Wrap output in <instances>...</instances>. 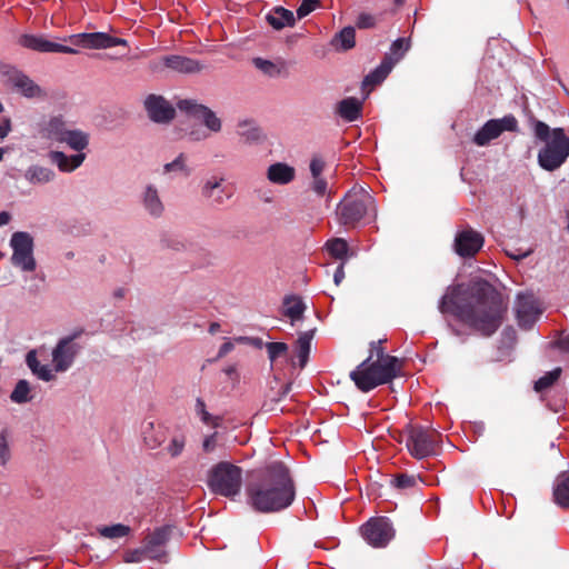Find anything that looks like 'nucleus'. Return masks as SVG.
Wrapping results in <instances>:
<instances>
[{"mask_svg":"<svg viewBox=\"0 0 569 569\" xmlns=\"http://www.w3.org/2000/svg\"><path fill=\"white\" fill-rule=\"evenodd\" d=\"M376 22L377 20L375 16L362 12L358 16L356 24L359 29H370L376 26Z\"/></svg>","mask_w":569,"mask_h":569,"instance_id":"nucleus-53","label":"nucleus"},{"mask_svg":"<svg viewBox=\"0 0 569 569\" xmlns=\"http://www.w3.org/2000/svg\"><path fill=\"white\" fill-rule=\"evenodd\" d=\"M373 198L362 188H353L338 203L336 214L340 224L355 228L373 209Z\"/></svg>","mask_w":569,"mask_h":569,"instance_id":"nucleus-5","label":"nucleus"},{"mask_svg":"<svg viewBox=\"0 0 569 569\" xmlns=\"http://www.w3.org/2000/svg\"><path fill=\"white\" fill-rule=\"evenodd\" d=\"M561 371V368L558 367L547 372L535 382V390L537 392H542L549 389L560 378Z\"/></svg>","mask_w":569,"mask_h":569,"instance_id":"nucleus-40","label":"nucleus"},{"mask_svg":"<svg viewBox=\"0 0 569 569\" xmlns=\"http://www.w3.org/2000/svg\"><path fill=\"white\" fill-rule=\"evenodd\" d=\"M518 130V120L515 116L508 114L500 119H491L487 121L475 134L473 142L483 147L492 140L500 137L505 131L516 132Z\"/></svg>","mask_w":569,"mask_h":569,"instance_id":"nucleus-12","label":"nucleus"},{"mask_svg":"<svg viewBox=\"0 0 569 569\" xmlns=\"http://www.w3.org/2000/svg\"><path fill=\"white\" fill-rule=\"evenodd\" d=\"M196 411L200 416L201 420L209 425L211 423L212 417L211 415L206 410V403L202 399L198 398L196 401Z\"/></svg>","mask_w":569,"mask_h":569,"instance_id":"nucleus-55","label":"nucleus"},{"mask_svg":"<svg viewBox=\"0 0 569 569\" xmlns=\"http://www.w3.org/2000/svg\"><path fill=\"white\" fill-rule=\"evenodd\" d=\"M401 370V362L397 357H386L380 361H372V356L363 360L350 372V379L362 392H369L380 385L393 380Z\"/></svg>","mask_w":569,"mask_h":569,"instance_id":"nucleus-4","label":"nucleus"},{"mask_svg":"<svg viewBox=\"0 0 569 569\" xmlns=\"http://www.w3.org/2000/svg\"><path fill=\"white\" fill-rule=\"evenodd\" d=\"M517 319L523 329H530L541 315L537 300L530 295H519L517 299Z\"/></svg>","mask_w":569,"mask_h":569,"instance_id":"nucleus-18","label":"nucleus"},{"mask_svg":"<svg viewBox=\"0 0 569 569\" xmlns=\"http://www.w3.org/2000/svg\"><path fill=\"white\" fill-rule=\"evenodd\" d=\"M312 338H313V331H305L297 339L296 353H297V358L299 360L300 368H305V366L308 362Z\"/></svg>","mask_w":569,"mask_h":569,"instance_id":"nucleus-36","label":"nucleus"},{"mask_svg":"<svg viewBox=\"0 0 569 569\" xmlns=\"http://www.w3.org/2000/svg\"><path fill=\"white\" fill-rule=\"evenodd\" d=\"M266 20L276 30H281L286 27H293L296 17L292 11L283 7L273 8L267 16Z\"/></svg>","mask_w":569,"mask_h":569,"instance_id":"nucleus-29","label":"nucleus"},{"mask_svg":"<svg viewBox=\"0 0 569 569\" xmlns=\"http://www.w3.org/2000/svg\"><path fill=\"white\" fill-rule=\"evenodd\" d=\"M141 203L148 214L160 218L164 212V204L154 184H147L141 192Z\"/></svg>","mask_w":569,"mask_h":569,"instance_id":"nucleus-21","label":"nucleus"},{"mask_svg":"<svg viewBox=\"0 0 569 569\" xmlns=\"http://www.w3.org/2000/svg\"><path fill=\"white\" fill-rule=\"evenodd\" d=\"M236 132L238 137L247 144H254L262 140L263 134L256 121L242 119L237 122Z\"/></svg>","mask_w":569,"mask_h":569,"instance_id":"nucleus-26","label":"nucleus"},{"mask_svg":"<svg viewBox=\"0 0 569 569\" xmlns=\"http://www.w3.org/2000/svg\"><path fill=\"white\" fill-rule=\"evenodd\" d=\"M246 493L248 505L256 511L278 512L292 505L296 486L289 468L272 461L251 475Z\"/></svg>","mask_w":569,"mask_h":569,"instance_id":"nucleus-2","label":"nucleus"},{"mask_svg":"<svg viewBox=\"0 0 569 569\" xmlns=\"http://www.w3.org/2000/svg\"><path fill=\"white\" fill-rule=\"evenodd\" d=\"M201 196L210 206L219 208L232 197V191L224 184L223 177L210 176L202 181Z\"/></svg>","mask_w":569,"mask_h":569,"instance_id":"nucleus-15","label":"nucleus"},{"mask_svg":"<svg viewBox=\"0 0 569 569\" xmlns=\"http://www.w3.org/2000/svg\"><path fill=\"white\" fill-rule=\"evenodd\" d=\"M10 247L12 249L11 263L23 272H32L37 268L33 256V238L26 231H17L11 236Z\"/></svg>","mask_w":569,"mask_h":569,"instance_id":"nucleus-8","label":"nucleus"},{"mask_svg":"<svg viewBox=\"0 0 569 569\" xmlns=\"http://www.w3.org/2000/svg\"><path fill=\"white\" fill-rule=\"evenodd\" d=\"M326 169V161L322 157L315 154L312 156L310 163H309V170L311 178H318L322 177V173Z\"/></svg>","mask_w":569,"mask_h":569,"instance_id":"nucleus-49","label":"nucleus"},{"mask_svg":"<svg viewBox=\"0 0 569 569\" xmlns=\"http://www.w3.org/2000/svg\"><path fill=\"white\" fill-rule=\"evenodd\" d=\"M23 177L32 186H43L56 179V172L49 167L31 164L26 169Z\"/></svg>","mask_w":569,"mask_h":569,"instance_id":"nucleus-28","label":"nucleus"},{"mask_svg":"<svg viewBox=\"0 0 569 569\" xmlns=\"http://www.w3.org/2000/svg\"><path fill=\"white\" fill-rule=\"evenodd\" d=\"M305 309L306 306L299 297L290 296L283 300V315L290 318L291 322L301 319Z\"/></svg>","mask_w":569,"mask_h":569,"instance_id":"nucleus-37","label":"nucleus"},{"mask_svg":"<svg viewBox=\"0 0 569 569\" xmlns=\"http://www.w3.org/2000/svg\"><path fill=\"white\" fill-rule=\"evenodd\" d=\"M396 63L397 59H393L392 56H385L380 64L366 76L362 82L363 87L373 88L380 84L391 72Z\"/></svg>","mask_w":569,"mask_h":569,"instance_id":"nucleus-27","label":"nucleus"},{"mask_svg":"<svg viewBox=\"0 0 569 569\" xmlns=\"http://www.w3.org/2000/svg\"><path fill=\"white\" fill-rule=\"evenodd\" d=\"M440 435L421 426H408L406 446L412 457L423 459L438 451Z\"/></svg>","mask_w":569,"mask_h":569,"instance_id":"nucleus-7","label":"nucleus"},{"mask_svg":"<svg viewBox=\"0 0 569 569\" xmlns=\"http://www.w3.org/2000/svg\"><path fill=\"white\" fill-rule=\"evenodd\" d=\"M236 340L240 343H247L258 349H261L263 347L266 348V343L262 341L261 338L258 337H239Z\"/></svg>","mask_w":569,"mask_h":569,"instance_id":"nucleus-57","label":"nucleus"},{"mask_svg":"<svg viewBox=\"0 0 569 569\" xmlns=\"http://www.w3.org/2000/svg\"><path fill=\"white\" fill-rule=\"evenodd\" d=\"M98 533L107 539H118L126 537L130 533L131 529L129 526L122 523H116L112 526H101L97 528Z\"/></svg>","mask_w":569,"mask_h":569,"instance_id":"nucleus-38","label":"nucleus"},{"mask_svg":"<svg viewBox=\"0 0 569 569\" xmlns=\"http://www.w3.org/2000/svg\"><path fill=\"white\" fill-rule=\"evenodd\" d=\"M410 49V39L409 38H398L390 46V52L386 56H392L393 59H397L399 62L406 52Z\"/></svg>","mask_w":569,"mask_h":569,"instance_id":"nucleus-43","label":"nucleus"},{"mask_svg":"<svg viewBox=\"0 0 569 569\" xmlns=\"http://www.w3.org/2000/svg\"><path fill=\"white\" fill-rule=\"evenodd\" d=\"M164 68L179 73L192 74L200 72L203 66L198 60L180 54L164 56L149 63V69L153 72H160Z\"/></svg>","mask_w":569,"mask_h":569,"instance_id":"nucleus-14","label":"nucleus"},{"mask_svg":"<svg viewBox=\"0 0 569 569\" xmlns=\"http://www.w3.org/2000/svg\"><path fill=\"white\" fill-rule=\"evenodd\" d=\"M170 533L171 529L169 527H161L144 538L142 545L147 551L148 559L167 562L168 555L164 548L170 539Z\"/></svg>","mask_w":569,"mask_h":569,"instance_id":"nucleus-17","label":"nucleus"},{"mask_svg":"<svg viewBox=\"0 0 569 569\" xmlns=\"http://www.w3.org/2000/svg\"><path fill=\"white\" fill-rule=\"evenodd\" d=\"M296 178V169L286 162H276L268 167L267 179L279 186H286Z\"/></svg>","mask_w":569,"mask_h":569,"instance_id":"nucleus-24","label":"nucleus"},{"mask_svg":"<svg viewBox=\"0 0 569 569\" xmlns=\"http://www.w3.org/2000/svg\"><path fill=\"white\" fill-rule=\"evenodd\" d=\"M529 123L536 139L543 142V147L538 151V164L546 171L559 169L569 158V137L565 129H551L536 118H531Z\"/></svg>","mask_w":569,"mask_h":569,"instance_id":"nucleus-3","label":"nucleus"},{"mask_svg":"<svg viewBox=\"0 0 569 569\" xmlns=\"http://www.w3.org/2000/svg\"><path fill=\"white\" fill-rule=\"evenodd\" d=\"M331 46L338 51H347L356 46V30L352 27H345L331 40Z\"/></svg>","mask_w":569,"mask_h":569,"instance_id":"nucleus-34","label":"nucleus"},{"mask_svg":"<svg viewBox=\"0 0 569 569\" xmlns=\"http://www.w3.org/2000/svg\"><path fill=\"white\" fill-rule=\"evenodd\" d=\"M82 333L81 330L76 331L67 337L61 338L52 350V363L54 371L64 372L74 362L76 357L81 350V346L76 339Z\"/></svg>","mask_w":569,"mask_h":569,"instance_id":"nucleus-9","label":"nucleus"},{"mask_svg":"<svg viewBox=\"0 0 569 569\" xmlns=\"http://www.w3.org/2000/svg\"><path fill=\"white\" fill-rule=\"evenodd\" d=\"M337 113L346 121L352 122L361 116V102L356 98H346L337 104Z\"/></svg>","mask_w":569,"mask_h":569,"instance_id":"nucleus-32","label":"nucleus"},{"mask_svg":"<svg viewBox=\"0 0 569 569\" xmlns=\"http://www.w3.org/2000/svg\"><path fill=\"white\" fill-rule=\"evenodd\" d=\"M345 278L343 263H340L335 271L333 281L336 286H339Z\"/></svg>","mask_w":569,"mask_h":569,"instance_id":"nucleus-62","label":"nucleus"},{"mask_svg":"<svg viewBox=\"0 0 569 569\" xmlns=\"http://www.w3.org/2000/svg\"><path fill=\"white\" fill-rule=\"evenodd\" d=\"M69 41L77 47L87 49L109 48V34L106 32L78 33L69 37Z\"/></svg>","mask_w":569,"mask_h":569,"instance_id":"nucleus-22","label":"nucleus"},{"mask_svg":"<svg viewBox=\"0 0 569 569\" xmlns=\"http://www.w3.org/2000/svg\"><path fill=\"white\" fill-rule=\"evenodd\" d=\"M30 386L27 380H19L11 392L10 399L16 403H24L30 400Z\"/></svg>","mask_w":569,"mask_h":569,"instance_id":"nucleus-41","label":"nucleus"},{"mask_svg":"<svg viewBox=\"0 0 569 569\" xmlns=\"http://www.w3.org/2000/svg\"><path fill=\"white\" fill-rule=\"evenodd\" d=\"M190 139L193 140V141H200V140H203L206 139L208 136L201 131V130H192L190 133Z\"/></svg>","mask_w":569,"mask_h":569,"instance_id":"nucleus-64","label":"nucleus"},{"mask_svg":"<svg viewBox=\"0 0 569 569\" xmlns=\"http://www.w3.org/2000/svg\"><path fill=\"white\" fill-rule=\"evenodd\" d=\"M109 48L117 47V46H128V41L122 38L112 37L109 34Z\"/></svg>","mask_w":569,"mask_h":569,"instance_id":"nucleus-63","label":"nucleus"},{"mask_svg":"<svg viewBox=\"0 0 569 569\" xmlns=\"http://www.w3.org/2000/svg\"><path fill=\"white\" fill-rule=\"evenodd\" d=\"M164 173H176L181 176H189L191 170L187 164V156L180 153L173 161L168 162L163 166Z\"/></svg>","mask_w":569,"mask_h":569,"instance_id":"nucleus-39","label":"nucleus"},{"mask_svg":"<svg viewBox=\"0 0 569 569\" xmlns=\"http://www.w3.org/2000/svg\"><path fill=\"white\" fill-rule=\"evenodd\" d=\"M0 73L8 84L28 99L44 98L46 92L31 78L10 64H0Z\"/></svg>","mask_w":569,"mask_h":569,"instance_id":"nucleus-11","label":"nucleus"},{"mask_svg":"<svg viewBox=\"0 0 569 569\" xmlns=\"http://www.w3.org/2000/svg\"><path fill=\"white\" fill-rule=\"evenodd\" d=\"M553 498L558 506L569 508V471H563L556 478Z\"/></svg>","mask_w":569,"mask_h":569,"instance_id":"nucleus-31","label":"nucleus"},{"mask_svg":"<svg viewBox=\"0 0 569 569\" xmlns=\"http://www.w3.org/2000/svg\"><path fill=\"white\" fill-rule=\"evenodd\" d=\"M26 362L33 375L43 381H51L54 379L53 369L49 365H42L34 350L27 353Z\"/></svg>","mask_w":569,"mask_h":569,"instance_id":"nucleus-33","label":"nucleus"},{"mask_svg":"<svg viewBox=\"0 0 569 569\" xmlns=\"http://www.w3.org/2000/svg\"><path fill=\"white\" fill-rule=\"evenodd\" d=\"M556 346L565 351V352H569V333L559 338L557 341H556Z\"/></svg>","mask_w":569,"mask_h":569,"instance_id":"nucleus-61","label":"nucleus"},{"mask_svg":"<svg viewBox=\"0 0 569 569\" xmlns=\"http://www.w3.org/2000/svg\"><path fill=\"white\" fill-rule=\"evenodd\" d=\"M266 349L271 363L276 362L279 358L287 357L289 350L288 345L284 342H267Z\"/></svg>","mask_w":569,"mask_h":569,"instance_id":"nucleus-44","label":"nucleus"},{"mask_svg":"<svg viewBox=\"0 0 569 569\" xmlns=\"http://www.w3.org/2000/svg\"><path fill=\"white\" fill-rule=\"evenodd\" d=\"M184 446H186L184 436H181V435L174 436L167 447V452L170 455V457L177 458L182 453Z\"/></svg>","mask_w":569,"mask_h":569,"instance_id":"nucleus-47","label":"nucleus"},{"mask_svg":"<svg viewBox=\"0 0 569 569\" xmlns=\"http://www.w3.org/2000/svg\"><path fill=\"white\" fill-rule=\"evenodd\" d=\"M326 247L328 252L337 259H343L348 251V243L345 239L341 238L329 240L326 243Z\"/></svg>","mask_w":569,"mask_h":569,"instance_id":"nucleus-42","label":"nucleus"},{"mask_svg":"<svg viewBox=\"0 0 569 569\" xmlns=\"http://www.w3.org/2000/svg\"><path fill=\"white\" fill-rule=\"evenodd\" d=\"M483 242L485 239L480 232L470 227H467L463 230L457 232L453 248L458 256L462 258H471L480 251Z\"/></svg>","mask_w":569,"mask_h":569,"instance_id":"nucleus-16","label":"nucleus"},{"mask_svg":"<svg viewBox=\"0 0 569 569\" xmlns=\"http://www.w3.org/2000/svg\"><path fill=\"white\" fill-rule=\"evenodd\" d=\"M68 126L62 117H51L41 124L40 134L50 141L62 143V139L68 131Z\"/></svg>","mask_w":569,"mask_h":569,"instance_id":"nucleus-23","label":"nucleus"},{"mask_svg":"<svg viewBox=\"0 0 569 569\" xmlns=\"http://www.w3.org/2000/svg\"><path fill=\"white\" fill-rule=\"evenodd\" d=\"M393 483L399 489H408L416 486L417 479L415 476L402 473L395 478Z\"/></svg>","mask_w":569,"mask_h":569,"instance_id":"nucleus-52","label":"nucleus"},{"mask_svg":"<svg viewBox=\"0 0 569 569\" xmlns=\"http://www.w3.org/2000/svg\"><path fill=\"white\" fill-rule=\"evenodd\" d=\"M11 459L9 445V431L7 429L0 432V466H6Z\"/></svg>","mask_w":569,"mask_h":569,"instance_id":"nucleus-45","label":"nucleus"},{"mask_svg":"<svg viewBox=\"0 0 569 569\" xmlns=\"http://www.w3.org/2000/svg\"><path fill=\"white\" fill-rule=\"evenodd\" d=\"M180 111L187 116L200 120L211 132L218 133L222 129V121L209 107L199 103L193 99H182L177 102Z\"/></svg>","mask_w":569,"mask_h":569,"instance_id":"nucleus-13","label":"nucleus"},{"mask_svg":"<svg viewBox=\"0 0 569 569\" xmlns=\"http://www.w3.org/2000/svg\"><path fill=\"white\" fill-rule=\"evenodd\" d=\"M11 130V122L8 118L0 119V138H6Z\"/></svg>","mask_w":569,"mask_h":569,"instance_id":"nucleus-59","label":"nucleus"},{"mask_svg":"<svg viewBox=\"0 0 569 569\" xmlns=\"http://www.w3.org/2000/svg\"><path fill=\"white\" fill-rule=\"evenodd\" d=\"M144 108L153 122L166 123L173 119L176 110L163 97L150 94L144 100Z\"/></svg>","mask_w":569,"mask_h":569,"instance_id":"nucleus-19","label":"nucleus"},{"mask_svg":"<svg viewBox=\"0 0 569 569\" xmlns=\"http://www.w3.org/2000/svg\"><path fill=\"white\" fill-rule=\"evenodd\" d=\"M233 347L234 346L231 341H226L224 343H222L218 351V358L227 356L229 352L233 350Z\"/></svg>","mask_w":569,"mask_h":569,"instance_id":"nucleus-60","label":"nucleus"},{"mask_svg":"<svg viewBox=\"0 0 569 569\" xmlns=\"http://www.w3.org/2000/svg\"><path fill=\"white\" fill-rule=\"evenodd\" d=\"M242 486V470L236 465L221 461L208 473V487L216 493L227 498L239 495Z\"/></svg>","mask_w":569,"mask_h":569,"instance_id":"nucleus-6","label":"nucleus"},{"mask_svg":"<svg viewBox=\"0 0 569 569\" xmlns=\"http://www.w3.org/2000/svg\"><path fill=\"white\" fill-rule=\"evenodd\" d=\"M320 7V0H303L297 9V18L303 19Z\"/></svg>","mask_w":569,"mask_h":569,"instance_id":"nucleus-50","label":"nucleus"},{"mask_svg":"<svg viewBox=\"0 0 569 569\" xmlns=\"http://www.w3.org/2000/svg\"><path fill=\"white\" fill-rule=\"evenodd\" d=\"M62 143H66L70 149L78 153H83L82 150H84L89 144V136L81 130L68 129L62 139Z\"/></svg>","mask_w":569,"mask_h":569,"instance_id":"nucleus-35","label":"nucleus"},{"mask_svg":"<svg viewBox=\"0 0 569 569\" xmlns=\"http://www.w3.org/2000/svg\"><path fill=\"white\" fill-rule=\"evenodd\" d=\"M253 64L257 69L269 77H276L280 73V69L272 61L262 58H256L253 59Z\"/></svg>","mask_w":569,"mask_h":569,"instance_id":"nucleus-46","label":"nucleus"},{"mask_svg":"<svg viewBox=\"0 0 569 569\" xmlns=\"http://www.w3.org/2000/svg\"><path fill=\"white\" fill-rule=\"evenodd\" d=\"M143 440L148 448L157 449L159 448L167 439L166 429L161 425H154L153 422H148L142 430Z\"/></svg>","mask_w":569,"mask_h":569,"instance_id":"nucleus-30","label":"nucleus"},{"mask_svg":"<svg viewBox=\"0 0 569 569\" xmlns=\"http://www.w3.org/2000/svg\"><path fill=\"white\" fill-rule=\"evenodd\" d=\"M216 446H217V439H216V433H213V435H210L204 438L203 443H202V449L206 452H212L216 449Z\"/></svg>","mask_w":569,"mask_h":569,"instance_id":"nucleus-58","label":"nucleus"},{"mask_svg":"<svg viewBox=\"0 0 569 569\" xmlns=\"http://www.w3.org/2000/svg\"><path fill=\"white\" fill-rule=\"evenodd\" d=\"M144 559H148V557L143 545L140 548L130 549L123 553V561L127 563L141 562Z\"/></svg>","mask_w":569,"mask_h":569,"instance_id":"nucleus-48","label":"nucleus"},{"mask_svg":"<svg viewBox=\"0 0 569 569\" xmlns=\"http://www.w3.org/2000/svg\"><path fill=\"white\" fill-rule=\"evenodd\" d=\"M532 252H533L532 248H529V249H526V250H522L520 248H509V249H506L507 256L510 257L513 260H517V261L522 260V259L529 257Z\"/></svg>","mask_w":569,"mask_h":569,"instance_id":"nucleus-54","label":"nucleus"},{"mask_svg":"<svg viewBox=\"0 0 569 569\" xmlns=\"http://www.w3.org/2000/svg\"><path fill=\"white\" fill-rule=\"evenodd\" d=\"M361 535L370 546L382 548L393 539L395 529L387 517H377L361 527Z\"/></svg>","mask_w":569,"mask_h":569,"instance_id":"nucleus-10","label":"nucleus"},{"mask_svg":"<svg viewBox=\"0 0 569 569\" xmlns=\"http://www.w3.org/2000/svg\"><path fill=\"white\" fill-rule=\"evenodd\" d=\"M49 158L54 163L58 169L62 172H72L78 169L84 161V153H76L72 156H67L62 151H51L49 153Z\"/></svg>","mask_w":569,"mask_h":569,"instance_id":"nucleus-25","label":"nucleus"},{"mask_svg":"<svg viewBox=\"0 0 569 569\" xmlns=\"http://www.w3.org/2000/svg\"><path fill=\"white\" fill-rule=\"evenodd\" d=\"M19 43L28 49L39 52H61V53H77V50L46 39L42 36L23 34Z\"/></svg>","mask_w":569,"mask_h":569,"instance_id":"nucleus-20","label":"nucleus"},{"mask_svg":"<svg viewBox=\"0 0 569 569\" xmlns=\"http://www.w3.org/2000/svg\"><path fill=\"white\" fill-rule=\"evenodd\" d=\"M507 306L501 296L487 281H472L468 286L449 287L439 302L442 315L450 313L469 328L489 337L502 323Z\"/></svg>","mask_w":569,"mask_h":569,"instance_id":"nucleus-1","label":"nucleus"},{"mask_svg":"<svg viewBox=\"0 0 569 569\" xmlns=\"http://www.w3.org/2000/svg\"><path fill=\"white\" fill-rule=\"evenodd\" d=\"M311 191H313L318 197L322 198L327 193L328 182L323 177L311 178V182L309 184Z\"/></svg>","mask_w":569,"mask_h":569,"instance_id":"nucleus-51","label":"nucleus"},{"mask_svg":"<svg viewBox=\"0 0 569 569\" xmlns=\"http://www.w3.org/2000/svg\"><path fill=\"white\" fill-rule=\"evenodd\" d=\"M382 340H379L378 342L371 343V353L370 356L376 357L373 361H380L381 359L386 357H391L390 355H386L383 352V348L381 347Z\"/></svg>","mask_w":569,"mask_h":569,"instance_id":"nucleus-56","label":"nucleus"}]
</instances>
